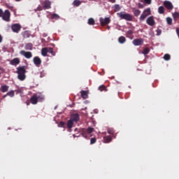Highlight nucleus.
<instances>
[{"instance_id":"f257e3e1","label":"nucleus","mask_w":179,"mask_h":179,"mask_svg":"<svg viewBox=\"0 0 179 179\" xmlns=\"http://www.w3.org/2000/svg\"><path fill=\"white\" fill-rule=\"evenodd\" d=\"M26 66H22L17 68V79L23 81L26 79Z\"/></svg>"},{"instance_id":"f03ea898","label":"nucleus","mask_w":179,"mask_h":179,"mask_svg":"<svg viewBox=\"0 0 179 179\" xmlns=\"http://www.w3.org/2000/svg\"><path fill=\"white\" fill-rule=\"evenodd\" d=\"M31 104H37L38 101H44V95L41 93L34 94L30 99Z\"/></svg>"},{"instance_id":"7ed1b4c3","label":"nucleus","mask_w":179,"mask_h":179,"mask_svg":"<svg viewBox=\"0 0 179 179\" xmlns=\"http://www.w3.org/2000/svg\"><path fill=\"white\" fill-rule=\"evenodd\" d=\"M94 131V129L93 127H89L87 129H75V132L78 131L83 136V138H87V134H92Z\"/></svg>"},{"instance_id":"20e7f679","label":"nucleus","mask_w":179,"mask_h":179,"mask_svg":"<svg viewBox=\"0 0 179 179\" xmlns=\"http://www.w3.org/2000/svg\"><path fill=\"white\" fill-rule=\"evenodd\" d=\"M117 16L123 20H127V22H132L134 16L129 13H125L124 12H120L117 13Z\"/></svg>"},{"instance_id":"39448f33","label":"nucleus","mask_w":179,"mask_h":179,"mask_svg":"<svg viewBox=\"0 0 179 179\" xmlns=\"http://www.w3.org/2000/svg\"><path fill=\"white\" fill-rule=\"evenodd\" d=\"M152 14L150 11V8H146L145 10H143V13L139 17L140 22H143L147 17V16H149Z\"/></svg>"},{"instance_id":"423d86ee","label":"nucleus","mask_w":179,"mask_h":179,"mask_svg":"<svg viewBox=\"0 0 179 179\" xmlns=\"http://www.w3.org/2000/svg\"><path fill=\"white\" fill-rule=\"evenodd\" d=\"M1 17L4 22H10V11L6 10L4 13L3 12Z\"/></svg>"},{"instance_id":"0eeeda50","label":"nucleus","mask_w":179,"mask_h":179,"mask_svg":"<svg viewBox=\"0 0 179 179\" xmlns=\"http://www.w3.org/2000/svg\"><path fill=\"white\" fill-rule=\"evenodd\" d=\"M11 30L13 33H19L22 30V25L20 24H13L11 25Z\"/></svg>"},{"instance_id":"6e6552de","label":"nucleus","mask_w":179,"mask_h":179,"mask_svg":"<svg viewBox=\"0 0 179 179\" xmlns=\"http://www.w3.org/2000/svg\"><path fill=\"white\" fill-rule=\"evenodd\" d=\"M20 55L27 58V59H30L33 57V53L31 52H26V50L20 51Z\"/></svg>"},{"instance_id":"1a4fd4ad","label":"nucleus","mask_w":179,"mask_h":179,"mask_svg":"<svg viewBox=\"0 0 179 179\" xmlns=\"http://www.w3.org/2000/svg\"><path fill=\"white\" fill-rule=\"evenodd\" d=\"M70 120L73 122H78V121L80 120V115H79L78 113H73L71 115Z\"/></svg>"},{"instance_id":"9d476101","label":"nucleus","mask_w":179,"mask_h":179,"mask_svg":"<svg viewBox=\"0 0 179 179\" xmlns=\"http://www.w3.org/2000/svg\"><path fill=\"white\" fill-rule=\"evenodd\" d=\"M43 8L44 10L46 9H51V2L50 0H45L42 2Z\"/></svg>"},{"instance_id":"9b49d317","label":"nucleus","mask_w":179,"mask_h":179,"mask_svg":"<svg viewBox=\"0 0 179 179\" xmlns=\"http://www.w3.org/2000/svg\"><path fill=\"white\" fill-rule=\"evenodd\" d=\"M164 6L168 9V10H172V9H174V6H173V3L171 1H164Z\"/></svg>"},{"instance_id":"f8f14e48","label":"nucleus","mask_w":179,"mask_h":179,"mask_svg":"<svg viewBox=\"0 0 179 179\" xmlns=\"http://www.w3.org/2000/svg\"><path fill=\"white\" fill-rule=\"evenodd\" d=\"M99 22L101 26H106L110 23V20L109 17H106L105 19L103 17L99 18Z\"/></svg>"},{"instance_id":"ddd939ff","label":"nucleus","mask_w":179,"mask_h":179,"mask_svg":"<svg viewBox=\"0 0 179 179\" xmlns=\"http://www.w3.org/2000/svg\"><path fill=\"white\" fill-rule=\"evenodd\" d=\"M33 62L34 65H36V66H37L38 68H40V65H41V59H40V57L37 56L34 57L33 59Z\"/></svg>"},{"instance_id":"4468645a","label":"nucleus","mask_w":179,"mask_h":179,"mask_svg":"<svg viewBox=\"0 0 179 179\" xmlns=\"http://www.w3.org/2000/svg\"><path fill=\"white\" fill-rule=\"evenodd\" d=\"M143 38H136L132 41V43L136 46L142 45V44H143Z\"/></svg>"},{"instance_id":"2eb2a0df","label":"nucleus","mask_w":179,"mask_h":179,"mask_svg":"<svg viewBox=\"0 0 179 179\" xmlns=\"http://www.w3.org/2000/svg\"><path fill=\"white\" fill-rule=\"evenodd\" d=\"M146 23L148 26H155V19L153 17H148L146 20Z\"/></svg>"},{"instance_id":"dca6fc26","label":"nucleus","mask_w":179,"mask_h":179,"mask_svg":"<svg viewBox=\"0 0 179 179\" xmlns=\"http://www.w3.org/2000/svg\"><path fill=\"white\" fill-rule=\"evenodd\" d=\"M10 65H13L14 66H16V65H19L20 64V59L15 57L10 60Z\"/></svg>"},{"instance_id":"f3484780","label":"nucleus","mask_w":179,"mask_h":179,"mask_svg":"<svg viewBox=\"0 0 179 179\" xmlns=\"http://www.w3.org/2000/svg\"><path fill=\"white\" fill-rule=\"evenodd\" d=\"M111 141H113V136H106L103 137L104 143H110Z\"/></svg>"},{"instance_id":"a211bd4d","label":"nucleus","mask_w":179,"mask_h":179,"mask_svg":"<svg viewBox=\"0 0 179 179\" xmlns=\"http://www.w3.org/2000/svg\"><path fill=\"white\" fill-rule=\"evenodd\" d=\"M131 10H132L134 16H136V17H138V16H139V15H141V10L136 8H132Z\"/></svg>"},{"instance_id":"6ab92c4d","label":"nucleus","mask_w":179,"mask_h":179,"mask_svg":"<svg viewBox=\"0 0 179 179\" xmlns=\"http://www.w3.org/2000/svg\"><path fill=\"white\" fill-rule=\"evenodd\" d=\"M24 50L31 51L33 50V43H28L25 44Z\"/></svg>"},{"instance_id":"aec40b11","label":"nucleus","mask_w":179,"mask_h":179,"mask_svg":"<svg viewBox=\"0 0 179 179\" xmlns=\"http://www.w3.org/2000/svg\"><path fill=\"white\" fill-rule=\"evenodd\" d=\"M0 90L1 92H2V93H6V92L9 90V86L6 85H1V87H0Z\"/></svg>"},{"instance_id":"412c9836","label":"nucleus","mask_w":179,"mask_h":179,"mask_svg":"<svg viewBox=\"0 0 179 179\" xmlns=\"http://www.w3.org/2000/svg\"><path fill=\"white\" fill-rule=\"evenodd\" d=\"M22 36L24 37V38H29L31 34H30V31H25L22 33Z\"/></svg>"},{"instance_id":"4be33fe9","label":"nucleus","mask_w":179,"mask_h":179,"mask_svg":"<svg viewBox=\"0 0 179 179\" xmlns=\"http://www.w3.org/2000/svg\"><path fill=\"white\" fill-rule=\"evenodd\" d=\"M80 94H81V97L82 99H84V100H86V99H87L88 97V94H87V91H81L80 92Z\"/></svg>"},{"instance_id":"5701e85b","label":"nucleus","mask_w":179,"mask_h":179,"mask_svg":"<svg viewBox=\"0 0 179 179\" xmlns=\"http://www.w3.org/2000/svg\"><path fill=\"white\" fill-rule=\"evenodd\" d=\"M47 54H48V48H43L41 50V55L43 57H47Z\"/></svg>"},{"instance_id":"b1692460","label":"nucleus","mask_w":179,"mask_h":179,"mask_svg":"<svg viewBox=\"0 0 179 179\" xmlns=\"http://www.w3.org/2000/svg\"><path fill=\"white\" fill-rule=\"evenodd\" d=\"M98 90L100 92H108V90L107 89V87H106L104 85H101L99 87Z\"/></svg>"},{"instance_id":"393cba45","label":"nucleus","mask_w":179,"mask_h":179,"mask_svg":"<svg viewBox=\"0 0 179 179\" xmlns=\"http://www.w3.org/2000/svg\"><path fill=\"white\" fill-rule=\"evenodd\" d=\"M73 122L71 119L67 121V128H69V129H71V128H73Z\"/></svg>"},{"instance_id":"a878e982","label":"nucleus","mask_w":179,"mask_h":179,"mask_svg":"<svg viewBox=\"0 0 179 179\" xmlns=\"http://www.w3.org/2000/svg\"><path fill=\"white\" fill-rule=\"evenodd\" d=\"M118 41L120 43V44H124V43L127 41V38H125V36H120L118 38Z\"/></svg>"},{"instance_id":"bb28decb","label":"nucleus","mask_w":179,"mask_h":179,"mask_svg":"<svg viewBox=\"0 0 179 179\" xmlns=\"http://www.w3.org/2000/svg\"><path fill=\"white\" fill-rule=\"evenodd\" d=\"M173 20H175V22H177V20H178V19H179V13L175 12L173 14Z\"/></svg>"},{"instance_id":"cd10ccee","label":"nucleus","mask_w":179,"mask_h":179,"mask_svg":"<svg viewBox=\"0 0 179 179\" xmlns=\"http://www.w3.org/2000/svg\"><path fill=\"white\" fill-rule=\"evenodd\" d=\"M96 22L94 21V19L93 18H89L88 19V24L90 26H94Z\"/></svg>"},{"instance_id":"c85d7f7f","label":"nucleus","mask_w":179,"mask_h":179,"mask_svg":"<svg viewBox=\"0 0 179 179\" xmlns=\"http://www.w3.org/2000/svg\"><path fill=\"white\" fill-rule=\"evenodd\" d=\"M158 13H159L160 15H163V13H164V7L163 6L159 7Z\"/></svg>"},{"instance_id":"c756f323","label":"nucleus","mask_w":179,"mask_h":179,"mask_svg":"<svg viewBox=\"0 0 179 179\" xmlns=\"http://www.w3.org/2000/svg\"><path fill=\"white\" fill-rule=\"evenodd\" d=\"M107 131H108V134H109V135H114V134L115 132L114 131V129H113V128H108Z\"/></svg>"},{"instance_id":"7c9ffc66","label":"nucleus","mask_w":179,"mask_h":179,"mask_svg":"<svg viewBox=\"0 0 179 179\" xmlns=\"http://www.w3.org/2000/svg\"><path fill=\"white\" fill-rule=\"evenodd\" d=\"M51 17H52V19L58 20V19H59V15L58 14L53 13V14H52Z\"/></svg>"},{"instance_id":"2f4dec72","label":"nucleus","mask_w":179,"mask_h":179,"mask_svg":"<svg viewBox=\"0 0 179 179\" xmlns=\"http://www.w3.org/2000/svg\"><path fill=\"white\" fill-rule=\"evenodd\" d=\"M150 52V50L149 49V48H145L143 51V54L144 55H148V54Z\"/></svg>"},{"instance_id":"473e14b6","label":"nucleus","mask_w":179,"mask_h":179,"mask_svg":"<svg viewBox=\"0 0 179 179\" xmlns=\"http://www.w3.org/2000/svg\"><path fill=\"white\" fill-rule=\"evenodd\" d=\"M115 12H119V10H121V7L120 5L116 4L114 6Z\"/></svg>"},{"instance_id":"72a5a7b5","label":"nucleus","mask_w":179,"mask_h":179,"mask_svg":"<svg viewBox=\"0 0 179 179\" xmlns=\"http://www.w3.org/2000/svg\"><path fill=\"white\" fill-rule=\"evenodd\" d=\"M166 22L168 24H169V26H171V24H173V19H171V17H168L166 18Z\"/></svg>"},{"instance_id":"f704fd0d","label":"nucleus","mask_w":179,"mask_h":179,"mask_svg":"<svg viewBox=\"0 0 179 179\" xmlns=\"http://www.w3.org/2000/svg\"><path fill=\"white\" fill-rule=\"evenodd\" d=\"M48 52H49V54H52L53 57L55 55V52H54V50L51 48H48Z\"/></svg>"},{"instance_id":"c9c22d12","label":"nucleus","mask_w":179,"mask_h":179,"mask_svg":"<svg viewBox=\"0 0 179 179\" xmlns=\"http://www.w3.org/2000/svg\"><path fill=\"white\" fill-rule=\"evenodd\" d=\"M6 96H9L10 97H13V96H15V91L11 90V91L8 92L6 94Z\"/></svg>"},{"instance_id":"e433bc0d","label":"nucleus","mask_w":179,"mask_h":179,"mask_svg":"<svg viewBox=\"0 0 179 179\" xmlns=\"http://www.w3.org/2000/svg\"><path fill=\"white\" fill-rule=\"evenodd\" d=\"M170 58H171V56H170V55H169V54H166V55H164V59L165 61H170Z\"/></svg>"},{"instance_id":"4c0bfd02","label":"nucleus","mask_w":179,"mask_h":179,"mask_svg":"<svg viewBox=\"0 0 179 179\" xmlns=\"http://www.w3.org/2000/svg\"><path fill=\"white\" fill-rule=\"evenodd\" d=\"M73 5H74L75 6H79L80 5V1H79V0H75V1H73Z\"/></svg>"},{"instance_id":"58836bf2","label":"nucleus","mask_w":179,"mask_h":179,"mask_svg":"<svg viewBox=\"0 0 179 179\" xmlns=\"http://www.w3.org/2000/svg\"><path fill=\"white\" fill-rule=\"evenodd\" d=\"M96 138H92L90 139L91 145H93V144L96 143Z\"/></svg>"},{"instance_id":"ea45409f","label":"nucleus","mask_w":179,"mask_h":179,"mask_svg":"<svg viewBox=\"0 0 179 179\" xmlns=\"http://www.w3.org/2000/svg\"><path fill=\"white\" fill-rule=\"evenodd\" d=\"M157 32V36H160V34H162V29H158L156 30Z\"/></svg>"},{"instance_id":"a19ab883","label":"nucleus","mask_w":179,"mask_h":179,"mask_svg":"<svg viewBox=\"0 0 179 179\" xmlns=\"http://www.w3.org/2000/svg\"><path fill=\"white\" fill-rule=\"evenodd\" d=\"M144 2L148 5H150L152 3V0H144Z\"/></svg>"},{"instance_id":"79ce46f5","label":"nucleus","mask_w":179,"mask_h":179,"mask_svg":"<svg viewBox=\"0 0 179 179\" xmlns=\"http://www.w3.org/2000/svg\"><path fill=\"white\" fill-rule=\"evenodd\" d=\"M127 34H128L129 36H132V34H134V31H132V30H129V31H127Z\"/></svg>"},{"instance_id":"37998d69","label":"nucleus","mask_w":179,"mask_h":179,"mask_svg":"<svg viewBox=\"0 0 179 179\" xmlns=\"http://www.w3.org/2000/svg\"><path fill=\"white\" fill-rule=\"evenodd\" d=\"M59 125L61 127H64L65 126V122H60Z\"/></svg>"},{"instance_id":"c03bdc74","label":"nucleus","mask_w":179,"mask_h":179,"mask_svg":"<svg viewBox=\"0 0 179 179\" xmlns=\"http://www.w3.org/2000/svg\"><path fill=\"white\" fill-rule=\"evenodd\" d=\"M138 8H139V9L143 8V5L138 3Z\"/></svg>"},{"instance_id":"a18cd8bd","label":"nucleus","mask_w":179,"mask_h":179,"mask_svg":"<svg viewBox=\"0 0 179 179\" xmlns=\"http://www.w3.org/2000/svg\"><path fill=\"white\" fill-rule=\"evenodd\" d=\"M3 13V11L2 10V9L0 8V17H2Z\"/></svg>"},{"instance_id":"49530a36","label":"nucleus","mask_w":179,"mask_h":179,"mask_svg":"<svg viewBox=\"0 0 179 179\" xmlns=\"http://www.w3.org/2000/svg\"><path fill=\"white\" fill-rule=\"evenodd\" d=\"M2 40H3V38H2V35L0 34V43H2Z\"/></svg>"},{"instance_id":"de8ad7c7","label":"nucleus","mask_w":179,"mask_h":179,"mask_svg":"<svg viewBox=\"0 0 179 179\" xmlns=\"http://www.w3.org/2000/svg\"><path fill=\"white\" fill-rule=\"evenodd\" d=\"M38 10H43V7H41V6L38 7Z\"/></svg>"},{"instance_id":"09e8293b","label":"nucleus","mask_w":179,"mask_h":179,"mask_svg":"<svg viewBox=\"0 0 179 179\" xmlns=\"http://www.w3.org/2000/svg\"><path fill=\"white\" fill-rule=\"evenodd\" d=\"M15 92H17V93H20V90H15Z\"/></svg>"},{"instance_id":"8fccbe9b","label":"nucleus","mask_w":179,"mask_h":179,"mask_svg":"<svg viewBox=\"0 0 179 179\" xmlns=\"http://www.w3.org/2000/svg\"><path fill=\"white\" fill-rule=\"evenodd\" d=\"M17 2H19V1H22V0H15Z\"/></svg>"},{"instance_id":"3c124183","label":"nucleus","mask_w":179,"mask_h":179,"mask_svg":"<svg viewBox=\"0 0 179 179\" xmlns=\"http://www.w3.org/2000/svg\"><path fill=\"white\" fill-rule=\"evenodd\" d=\"M6 96H8V95H6H6H4V96H3V99H5V97H6Z\"/></svg>"},{"instance_id":"603ef678","label":"nucleus","mask_w":179,"mask_h":179,"mask_svg":"<svg viewBox=\"0 0 179 179\" xmlns=\"http://www.w3.org/2000/svg\"><path fill=\"white\" fill-rule=\"evenodd\" d=\"M0 71H2V67L0 66Z\"/></svg>"}]
</instances>
